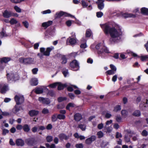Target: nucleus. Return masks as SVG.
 <instances>
[{
	"instance_id": "nucleus-10",
	"label": "nucleus",
	"mask_w": 148,
	"mask_h": 148,
	"mask_svg": "<svg viewBox=\"0 0 148 148\" xmlns=\"http://www.w3.org/2000/svg\"><path fill=\"white\" fill-rule=\"evenodd\" d=\"M15 143L16 145L18 146H23L25 144L24 141L22 139L18 138L16 140Z\"/></svg>"
},
{
	"instance_id": "nucleus-31",
	"label": "nucleus",
	"mask_w": 148,
	"mask_h": 148,
	"mask_svg": "<svg viewBox=\"0 0 148 148\" xmlns=\"http://www.w3.org/2000/svg\"><path fill=\"white\" fill-rule=\"evenodd\" d=\"M132 137V135H128V134H125L124 136L125 140L127 143L130 141V138Z\"/></svg>"
},
{
	"instance_id": "nucleus-32",
	"label": "nucleus",
	"mask_w": 148,
	"mask_h": 148,
	"mask_svg": "<svg viewBox=\"0 0 148 148\" xmlns=\"http://www.w3.org/2000/svg\"><path fill=\"white\" fill-rule=\"evenodd\" d=\"M57 114L55 113L53 114L51 117V120L53 122H55L57 121L58 118Z\"/></svg>"
},
{
	"instance_id": "nucleus-1",
	"label": "nucleus",
	"mask_w": 148,
	"mask_h": 148,
	"mask_svg": "<svg viewBox=\"0 0 148 148\" xmlns=\"http://www.w3.org/2000/svg\"><path fill=\"white\" fill-rule=\"evenodd\" d=\"M100 26L106 35L110 34L111 38L109 39V42L111 44L117 42L116 38L121 36L122 32L121 29L118 31L114 27H112L108 23L100 24Z\"/></svg>"
},
{
	"instance_id": "nucleus-64",
	"label": "nucleus",
	"mask_w": 148,
	"mask_h": 148,
	"mask_svg": "<svg viewBox=\"0 0 148 148\" xmlns=\"http://www.w3.org/2000/svg\"><path fill=\"white\" fill-rule=\"evenodd\" d=\"M38 71V69L37 68H35L33 69L32 70V73L34 74H36Z\"/></svg>"
},
{
	"instance_id": "nucleus-14",
	"label": "nucleus",
	"mask_w": 148,
	"mask_h": 148,
	"mask_svg": "<svg viewBox=\"0 0 148 148\" xmlns=\"http://www.w3.org/2000/svg\"><path fill=\"white\" fill-rule=\"evenodd\" d=\"M57 89L59 90H63L64 88H66L67 86V85L66 84H62L61 82H58Z\"/></svg>"
},
{
	"instance_id": "nucleus-25",
	"label": "nucleus",
	"mask_w": 148,
	"mask_h": 148,
	"mask_svg": "<svg viewBox=\"0 0 148 148\" xmlns=\"http://www.w3.org/2000/svg\"><path fill=\"white\" fill-rule=\"evenodd\" d=\"M141 14L144 15H148V8L145 7H143L141 9Z\"/></svg>"
},
{
	"instance_id": "nucleus-17",
	"label": "nucleus",
	"mask_w": 148,
	"mask_h": 148,
	"mask_svg": "<svg viewBox=\"0 0 148 148\" xmlns=\"http://www.w3.org/2000/svg\"><path fill=\"white\" fill-rule=\"evenodd\" d=\"M11 60V58L9 57H4L0 58V62L1 64L6 63Z\"/></svg>"
},
{
	"instance_id": "nucleus-42",
	"label": "nucleus",
	"mask_w": 148,
	"mask_h": 148,
	"mask_svg": "<svg viewBox=\"0 0 148 148\" xmlns=\"http://www.w3.org/2000/svg\"><path fill=\"white\" fill-rule=\"evenodd\" d=\"M67 98L66 97H60L58 99V101L59 102H61L64 101L66 100Z\"/></svg>"
},
{
	"instance_id": "nucleus-4",
	"label": "nucleus",
	"mask_w": 148,
	"mask_h": 148,
	"mask_svg": "<svg viewBox=\"0 0 148 148\" xmlns=\"http://www.w3.org/2000/svg\"><path fill=\"white\" fill-rule=\"evenodd\" d=\"M14 99L17 105L21 104L24 101V98L23 96L16 95L15 96Z\"/></svg>"
},
{
	"instance_id": "nucleus-43",
	"label": "nucleus",
	"mask_w": 148,
	"mask_h": 148,
	"mask_svg": "<svg viewBox=\"0 0 148 148\" xmlns=\"http://www.w3.org/2000/svg\"><path fill=\"white\" fill-rule=\"evenodd\" d=\"M46 139L47 142H50L53 140V137L51 136H48L46 137Z\"/></svg>"
},
{
	"instance_id": "nucleus-26",
	"label": "nucleus",
	"mask_w": 148,
	"mask_h": 148,
	"mask_svg": "<svg viewBox=\"0 0 148 148\" xmlns=\"http://www.w3.org/2000/svg\"><path fill=\"white\" fill-rule=\"evenodd\" d=\"M52 49V48H51L50 47H47L46 49V51H45L44 53V55L46 56H49L50 55V52Z\"/></svg>"
},
{
	"instance_id": "nucleus-2",
	"label": "nucleus",
	"mask_w": 148,
	"mask_h": 148,
	"mask_svg": "<svg viewBox=\"0 0 148 148\" xmlns=\"http://www.w3.org/2000/svg\"><path fill=\"white\" fill-rule=\"evenodd\" d=\"M19 61L21 63L25 65H30L34 64V58L29 57L25 58L22 57L19 58Z\"/></svg>"
},
{
	"instance_id": "nucleus-41",
	"label": "nucleus",
	"mask_w": 148,
	"mask_h": 148,
	"mask_svg": "<svg viewBox=\"0 0 148 148\" xmlns=\"http://www.w3.org/2000/svg\"><path fill=\"white\" fill-rule=\"evenodd\" d=\"M57 115L58 119H59L64 120V119L66 118V116L64 115L59 114L58 115L57 114Z\"/></svg>"
},
{
	"instance_id": "nucleus-27",
	"label": "nucleus",
	"mask_w": 148,
	"mask_h": 148,
	"mask_svg": "<svg viewBox=\"0 0 148 148\" xmlns=\"http://www.w3.org/2000/svg\"><path fill=\"white\" fill-rule=\"evenodd\" d=\"M96 3L97 4V5L98 8L99 10H102L104 8V4L103 1H102V2H99L98 3Z\"/></svg>"
},
{
	"instance_id": "nucleus-18",
	"label": "nucleus",
	"mask_w": 148,
	"mask_h": 148,
	"mask_svg": "<svg viewBox=\"0 0 148 148\" xmlns=\"http://www.w3.org/2000/svg\"><path fill=\"white\" fill-rule=\"evenodd\" d=\"M52 21H49L47 22L42 23V26L45 29L51 25L52 24Z\"/></svg>"
},
{
	"instance_id": "nucleus-29",
	"label": "nucleus",
	"mask_w": 148,
	"mask_h": 148,
	"mask_svg": "<svg viewBox=\"0 0 148 148\" xmlns=\"http://www.w3.org/2000/svg\"><path fill=\"white\" fill-rule=\"evenodd\" d=\"M138 58H140L141 61L143 62L145 61H147V59H148V55L141 56H138Z\"/></svg>"
},
{
	"instance_id": "nucleus-59",
	"label": "nucleus",
	"mask_w": 148,
	"mask_h": 148,
	"mask_svg": "<svg viewBox=\"0 0 148 148\" xmlns=\"http://www.w3.org/2000/svg\"><path fill=\"white\" fill-rule=\"evenodd\" d=\"M22 23L25 28H27L28 27L29 24L27 21H23Z\"/></svg>"
},
{
	"instance_id": "nucleus-60",
	"label": "nucleus",
	"mask_w": 148,
	"mask_h": 148,
	"mask_svg": "<svg viewBox=\"0 0 148 148\" xmlns=\"http://www.w3.org/2000/svg\"><path fill=\"white\" fill-rule=\"evenodd\" d=\"M110 67L111 69V70L115 72L116 71V67L113 64H111L110 65Z\"/></svg>"
},
{
	"instance_id": "nucleus-20",
	"label": "nucleus",
	"mask_w": 148,
	"mask_h": 148,
	"mask_svg": "<svg viewBox=\"0 0 148 148\" xmlns=\"http://www.w3.org/2000/svg\"><path fill=\"white\" fill-rule=\"evenodd\" d=\"M69 42L70 45H73L75 44L76 42V40L73 38H69L67 40L66 42Z\"/></svg>"
},
{
	"instance_id": "nucleus-6",
	"label": "nucleus",
	"mask_w": 148,
	"mask_h": 148,
	"mask_svg": "<svg viewBox=\"0 0 148 148\" xmlns=\"http://www.w3.org/2000/svg\"><path fill=\"white\" fill-rule=\"evenodd\" d=\"M25 142L28 145L32 146L35 144L36 141L35 140L34 138H31L26 139Z\"/></svg>"
},
{
	"instance_id": "nucleus-8",
	"label": "nucleus",
	"mask_w": 148,
	"mask_h": 148,
	"mask_svg": "<svg viewBox=\"0 0 148 148\" xmlns=\"http://www.w3.org/2000/svg\"><path fill=\"white\" fill-rule=\"evenodd\" d=\"M96 137L94 135L90 137L87 138L85 140V143L87 145H90L92 142L95 141L96 140Z\"/></svg>"
},
{
	"instance_id": "nucleus-3",
	"label": "nucleus",
	"mask_w": 148,
	"mask_h": 148,
	"mask_svg": "<svg viewBox=\"0 0 148 148\" xmlns=\"http://www.w3.org/2000/svg\"><path fill=\"white\" fill-rule=\"evenodd\" d=\"M63 16H64V17H70L72 18H75L74 16L62 11L59 12H57L56 13L55 18H59Z\"/></svg>"
},
{
	"instance_id": "nucleus-37",
	"label": "nucleus",
	"mask_w": 148,
	"mask_h": 148,
	"mask_svg": "<svg viewBox=\"0 0 148 148\" xmlns=\"http://www.w3.org/2000/svg\"><path fill=\"white\" fill-rule=\"evenodd\" d=\"M0 34L2 36V37L8 36V35L5 34V32H4V28H2V31L0 32Z\"/></svg>"
},
{
	"instance_id": "nucleus-56",
	"label": "nucleus",
	"mask_w": 148,
	"mask_h": 148,
	"mask_svg": "<svg viewBox=\"0 0 148 148\" xmlns=\"http://www.w3.org/2000/svg\"><path fill=\"white\" fill-rule=\"evenodd\" d=\"M42 112L44 114H47L49 113V110L45 108H44L42 110Z\"/></svg>"
},
{
	"instance_id": "nucleus-45",
	"label": "nucleus",
	"mask_w": 148,
	"mask_h": 148,
	"mask_svg": "<svg viewBox=\"0 0 148 148\" xmlns=\"http://www.w3.org/2000/svg\"><path fill=\"white\" fill-rule=\"evenodd\" d=\"M75 147L76 148H83L84 146L83 144L81 143L76 144Z\"/></svg>"
},
{
	"instance_id": "nucleus-62",
	"label": "nucleus",
	"mask_w": 148,
	"mask_h": 148,
	"mask_svg": "<svg viewBox=\"0 0 148 148\" xmlns=\"http://www.w3.org/2000/svg\"><path fill=\"white\" fill-rule=\"evenodd\" d=\"M116 138H121L122 137V136L120 133H119L118 132H117L116 133Z\"/></svg>"
},
{
	"instance_id": "nucleus-5",
	"label": "nucleus",
	"mask_w": 148,
	"mask_h": 148,
	"mask_svg": "<svg viewBox=\"0 0 148 148\" xmlns=\"http://www.w3.org/2000/svg\"><path fill=\"white\" fill-rule=\"evenodd\" d=\"M70 66L73 70L77 71L79 68V64L77 61L75 60L70 62Z\"/></svg>"
},
{
	"instance_id": "nucleus-33",
	"label": "nucleus",
	"mask_w": 148,
	"mask_h": 148,
	"mask_svg": "<svg viewBox=\"0 0 148 148\" xmlns=\"http://www.w3.org/2000/svg\"><path fill=\"white\" fill-rule=\"evenodd\" d=\"M132 115L135 116H139L141 115V113L140 110H136L132 114Z\"/></svg>"
},
{
	"instance_id": "nucleus-63",
	"label": "nucleus",
	"mask_w": 148,
	"mask_h": 148,
	"mask_svg": "<svg viewBox=\"0 0 148 148\" xmlns=\"http://www.w3.org/2000/svg\"><path fill=\"white\" fill-rule=\"evenodd\" d=\"M31 130L33 133H35L37 132L38 128L34 126L32 128Z\"/></svg>"
},
{
	"instance_id": "nucleus-57",
	"label": "nucleus",
	"mask_w": 148,
	"mask_h": 148,
	"mask_svg": "<svg viewBox=\"0 0 148 148\" xmlns=\"http://www.w3.org/2000/svg\"><path fill=\"white\" fill-rule=\"evenodd\" d=\"M66 24L68 27H70L72 24V21L68 20L66 22Z\"/></svg>"
},
{
	"instance_id": "nucleus-35",
	"label": "nucleus",
	"mask_w": 148,
	"mask_h": 148,
	"mask_svg": "<svg viewBox=\"0 0 148 148\" xmlns=\"http://www.w3.org/2000/svg\"><path fill=\"white\" fill-rule=\"evenodd\" d=\"M121 109V106L119 105H117L114 107L113 111L115 112H117Z\"/></svg>"
},
{
	"instance_id": "nucleus-38",
	"label": "nucleus",
	"mask_w": 148,
	"mask_h": 148,
	"mask_svg": "<svg viewBox=\"0 0 148 148\" xmlns=\"http://www.w3.org/2000/svg\"><path fill=\"white\" fill-rule=\"evenodd\" d=\"M65 69L64 71H62V73L64 75L65 77H66L68 74H69L68 70V69H66V68H63V70Z\"/></svg>"
},
{
	"instance_id": "nucleus-9",
	"label": "nucleus",
	"mask_w": 148,
	"mask_h": 148,
	"mask_svg": "<svg viewBox=\"0 0 148 148\" xmlns=\"http://www.w3.org/2000/svg\"><path fill=\"white\" fill-rule=\"evenodd\" d=\"M8 90V86L4 85L3 86H0V92L2 94H4Z\"/></svg>"
},
{
	"instance_id": "nucleus-50",
	"label": "nucleus",
	"mask_w": 148,
	"mask_h": 148,
	"mask_svg": "<svg viewBox=\"0 0 148 148\" xmlns=\"http://www.w3.org/2000/svg\"><path fill=\"white\" fill-rule=\"evenodd\" d=\"M106 73L107 74V75H111L114 74L115 73V72L112 70H110L106 71Z\"/></svg>"
},
{
	"instance_id": "nucleus-12",
	"label": "nucleus",
	"mask_w": 148,
	"mask_h": 148,
	"mask_svg": "<svg viewBox=\"0 0 148 148\" xmlns=\"http://www.w3.org/2000/svg\"><path fill=\"white\" fill-rule=\"evenodd\" d=\"M103 52L107 53H110L106 47L101 48L100 50L98 51L97 53L99 54H102Z\"/></svg>"
},
{
	"instance_id": "nucleus-39",
	"label": "nucleus",
	"mask_w": 148,
	"mask_h": 148,
	"mask_svg": "<svg viewBox=\"0 0 148 148\" xmlns=\"http://www.w3.org/2000/svg\"><path fill=\"white\" fill-rule=\"evenodd\" d=\"M45 146L47 148H55L56 146L54 144H52L51 145H50L49 144L47 143L45 144Z\"/></svg>"
},
{
	"instance_id": "nucleus-61",
	"label": "nucleus",
	"mask_w": 148,
	"mask_h": 148,
	"mask_svg": "<svg viewBox=\"0 0 148 148\" xmlns=\"http://www.w3.org/2000/svg\"><path fill=\"white\" fill-rule=\"evenodd\" d=\"M68 96L70 99H74L75 97V95L74 94L72 93H69L68 94Z\"/></svg>"
},
{
	"instance_id": "nucleus-7",
	"label": "nucleus",
	"mask_w": 148,
	"mask_h": 148,
	"mask_svg": "<svg viewBox=\"0 0 148 148\" xmlns=\"http://www.w3.org/2000/svg\"><path fill=\"white\" fill-rule=\"evenodd\" d=\"M38 99L39 101L44 104L48 105L50 103V101L48 98L39 97Z\"/></svg>"
},
{
	"instance_id": "nucleus-51",
	"label": "nucleus",
	"mask_w": 148,
	"mask_h": 148,
	"mask_svg": "<svg viewBox=\"0 0 148 148\" xmlns=\"http://www.w3.org/2000/svg\"><path fill=\"white\" fill-rule=\"evenodd\" d=\"M10 1L12 3L16 4L20 3L22 1H23L25 0H17L16 1H15V0H10Z\"/></svg>"
},
{
	"instance_id": "nucleus-48",
	"label": "nucleus",
	"mask_w": 148,
	"mask_h": 148,
	"mask_svg": "<svg viewBox=\"0 0 148 148\" xmlns=\"http://www.w3.org/2000/svg\"><path fill=\"white\" fill-rule=\"evenodd\" d=\"M97 135L98 136V138H99L102 137L103 136V134L102 132L99 131L97 133Z\"/></svg>"
},
{
	"instance_id": "nucleus-13",
	"label": "nucleus",
	"mask_w": 148,
	"mask_h": 148,
	"mask_svg": "<svg viewBox=\"0 0 148 148\" xmlns=\"http://www.w3.org/2000/svg\"><path fill=\"white\" fill-rule=\"evenodd\" d=\"M58 137L61 140H63L64 139L65 140H67L69 138V136H67L64 133H61L58 136Z\"/></svg>"
},
{
	"instance_id": "nucleus-23",
	"label": "nucleus",
	"mask_w": 148,
	"mask_h": 148,
	"mask_svg": "<svg viewBox=\"0 0 148 148\" xmlns=\"http://www.w3.org/2000/svg\"><path fill=\"white\" fill-rule=\"evenodd\" d=\"M6 75L7 77L8 80H16L14 73H12L10 74L8 73Z\"/></svg>"
},
{
	"instance_id": "nucleus-28",
	"label": "nucleus",
	"mask_w": 148,
	"mask_h": 148,
	"mask_svg": "<svg viewBox=\"0 0 148 148\" xmlns=\"http://www.w3.org/2000/svg\"><path fill=\"white\" fill-rule=\"evenodd\" d=\"M43 92V90L42 88H36L34 92L36 94H40L42 93Z\"/></svg>"
},
{
	"instance_id": "nucleus-15",
	"label": "nucleus",
	"mask_w": 148,
	"mask_h": 148,
	"mask_svg": "<svg viewBox=\"0 0 148 148\" xmlns=\"http://www.w3.org/2000/svg\"><path fill=\"white\" fill-rule=\"evenodd\" d=\"M74 119L76 121H79L82 119V115L78 113L75 114L74 116Z\"/></svg>"
},
{
	"instance_id": "nucleus-24",
	"label": "nucleus",
	"mask_w": 148,
	"mask_h": 148,
	"mask_svg": "<svg viewBox=\"0 0 148 148\" xmlns=\"http://www.w3.org/2000/svg\"><path fill=\"white\" fill-rule=\"evenodd\" d=\"M30 126L27 124H25L23 126V130L25 132H28L30 130Z\"/></svg>"
},
{
	"instance_id": "nucleus-19",
	"label": "nucleus",
	"mask_w": 148,
	"mask_h": 148,
	"mask_svg": "<svg viewBox=\"0 0 148 148\" xmlns=\"http://www.w3.org/2000/svg\"><path fill=\"white\" fill-rule=\"evenodd\" d=\"M3 15L4 17L8 18L12 16V13L11 12H9L7 10H5L3 12Z\"/></svg>"
},
{
	"instance_id": "nucleus-47",
	"label": "nucleus",
	"mask_w": 148,
	"mask_h": 148,
	"mask_svg": "<svg viewBox=\"0 0 148 148\" xmlns=\"http://www.w3.org/2000/svg\"><path fill=\"white\" fill-rule=\"evenodd\" d=\"M10 23L11 25H13L16 24L17 23V21L14 18H12L10 21Z\"/></svg>"
},
{
	"instance_id": "nucleus-55",
	"label": "nucleus",
	"mask_w": 148,
	"mask_h": 148,
	"mask_svg": "<svg viewBox=\"0 0 148 148\" xmlns=\"http://www.w3.org/2000/svg\"><path fill=\"white\" fill-rule=\"evenodd\" d=\"M148 132H147L145 130H144L142 131L141 134L143 136H146L148 135Z\"/></svg>"
},
{
	"instance_id": "nucleus-52",
	"label": "nucleus",
	"mask_w": 148,
	"mask_h": 148,
	"mask_svg": "<svg viewBox=\"0 0 148 148\" xmlns=\"http://www.w3.org/2000/svg\"><path fill=\"white\" fill-rule=\"evenodd\" d=\"M58 82H57L51 84L49 85V86L52 88H55L58 85Z\"/></svg>"
},
{
	"instance_id": "nucleus-58",
	"label": "nucleus",
	"mask_w": 148,
	"mask_h": 148,
	"mask_svg": "<svg viewBox=\"0 0 148 148\" xmlns=\"http://www.w3.org/2000/svg\"><path fill=\"white\" fill-rule=\"evenodd\" d=\"M9 132V131L6 129H3L2 130V134L3 136L6 135L7 133H8Z\"/></svg>"
},
{
	"instance_id": "nucleus-16",
	"label": "nucleus",
	"mask_w": 148,
	"mask_h": 148,
	"mask_svg": "<svg viewBox=\"0 0 148 148\" xmlns=\"http://www.w3.org/2000/svg\"><path fill=\"white\" fill-rule=\"evenodd\" d=\"M39 112L35 110H32L29 111L28 114L29 116L31 117L36 116L39 114Z\"/></svg>"
},
{
	"instance_id": "nucleus-44",
	"label": "nucleus",
	"mask_w": 148,
	"mask_h": 148,
	"mask_svg": "<svg viewBox=\"0 0 148 148\" xmlns=\"http://www.w3.org/2000/svg\"><path fill=\"white\" fill-rule=\"evenodd\" d=\"M81 4L83 8L87 7L88 5L84 0H82L81 1Z\"/></svg>"
},
{
	"instance_id": "nucleus-54",
	"label": "nucleus",
	"mask_w": 148,
	"mask_h": 148,
	"mask_svg": "<svg viewBox=\"0 0 148 148\" xmlns=\"http://www.w3.org/2000/svg\"><path fill=\"white\" fill-rule=\"evenodd\" d=\"M18 105H17L16 104L14 106L15 111L16 112H18L20 110V109L21 108V106H18Z\"/></svg>"
},
{
	"instance_id": "nucleus-46",
	"label": "nucleus",
	"mask_w": 148,
	"mask_h": 148,
	"mask_svg": "<svg viewBox=\"0 0 148 148\" xmlns=\"http://www.w3.org/2000/svg\"><path fill=\"white\" fill-rule=\"evenodd\" d=\"M14 9L17 12L20 13L21 12V9L17 5L14 7Z\"/></svg>"
},
{
	"instance_id": "nucleus-30",
	"label": "nucleus",
	"mask_w": 148,
	"mask_h": 148,
	"mask_svg": "<svg viewBox=\"0 0 148 148\" xmlns=\"http://www.w3.org/2000/svg\"><path fill=\"white\" fill-rule=\"evenodd\" d=\"M38 80L36 78L32 79L31 81V85L32 86H36L38 84Z\"/></svg>"
},
{
	"instance_id": "nucleus-22",
	"label": "nucleus",
	"mask_w": 148,
	"mask_h": 148,
	"mask_svg": "<svg viewBox=\"0 0 148 148\" xmlns=\"http://www.w3.org/2000/svg\"><path fill=\"white\" fill-rule=\"evenodd\" d=\"M122 16L125 18H126L128 17H136V15L132 14H128L124 13L122 14Z\"/></svg>"
},
{
	"instance_id": "nucleus-49",
	"label": "nucleus",
	"mask_w": 148,
	"mask_h": 148,
	"mask_svg": "<svg viewBox=\"0 0 148 148\" xmlns=\"http://www.w3.org/2000/svg\"><path fill=\"white\" fill-rule=\"evenodd\" d=\"M47 95H50L51 97H53L55 95V93L54 91L52 90H50L48 91Z\"/></svg>"
},
{
	"instance_id": "nucleus-36",
	"label": "nucleus",
	"mask_w": 148,
	"mask_h": 148,
	"mask_svg": "<svg viewBox=\"0 0 148 148\" xmlns=\"http://www.w3.org/2000/svg\"><path fill=\"white\" fill-rule=\"evenodd\" d=\"M92 32L90 29H87L86 31L85 36L86 37H89L91 35Z\"/></svg>"
},
{
	"instance_id": "nucleus-53",
	"label": "nucleus",
	"mask_w": 148,
	"mask_h": 148,
	"mask_svg": "<svg viewBox=\"0 0 148 148\" xmlns=\"http://www.w3.org/2000/svg\"><path fill=\"white\" fill-rule=\"evenodd\" d=\"M103 15V13L101 12H98L96 13V16L98 18H101Z\"/></svg>"
},
{
	"instance_id": "nucleus-34",
	"label": "nucleus",
	"mask_w": 148,
	"mask_h": 148,
	"mask_svg": "<svg viewBox=\"0 0 148 148\" xmlns=\"http://www.w3.org/2000/svg\"><path fill=\"white\" fill-rule=\"evenodd\" d=\"M75 106V105L74 103H69L66 107V110L70 111V107L74 108Z\"/></svg>"
},
{
	"instance_id": "nucleus-40",
	"label": "nucleus",
	"mask_w": 148,
	"mask_h": 148,
	"mask_svg": "<svg viewBox=\"0 0 148 148\" xmlns=\"http://www.w3.org/2000/svg\"><path fill=\"white\" fill-rule=\"evenodd\" d=\"M78 127L83 131H85L86 129V126L84 124H80L79 125Z\"/></svg>"
},
{
	"instance_id": "nucleus-21",
	"label": "nucleus",
	"mask_w": 148,
	"mask_h": 148,
	"mask_svg": "<svg viewBox=\"0 0 148 148\" xmlns=\"http://www.w3.org/2000/svg\"><path fill=\"white\" fill-rule=\"evenodd\" d=\"M128 112L125 110H122L121 111V114L123 118L125 119L127 117Z\"/></svg>"
},
{
	"instance_id": "nucleus-11",
	"label": "nucleus",
	"mask_w": 148,
	"mask_h": 148,
	"mask_svg": "<svg viewBox=\"0 0 148 148\" xmlns=\"http://www.w3.org/2000/svg\"><path fill=\"white\" fill-rule=\"evenodd\" d=\"M57 56L61 58L62 61L61 62L62 64H66L67 62V59L65 55H62L60 54H57Z\"/></svg>"
}]
</instances>
